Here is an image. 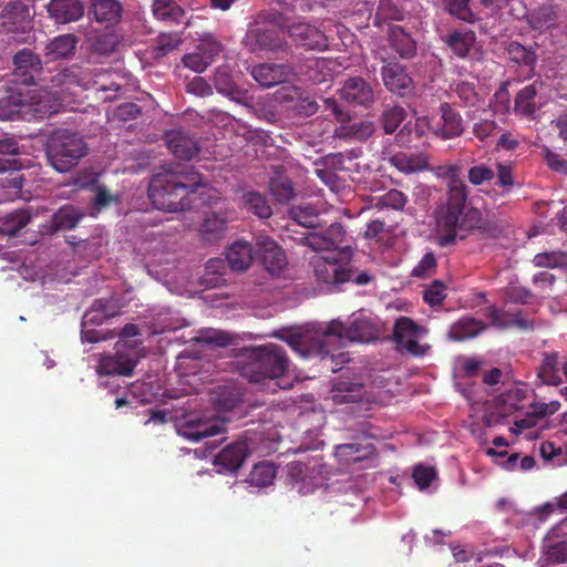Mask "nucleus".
Masks as SVG:
<instances>
[{
	"instance_id": "63",
	"label": "nucleus",
	"mask_w": 567,
	"mask_h": 567,
	"mask_svg": "<svg viewBox=\"0 0 567 567\" xmlns=\"http://www.w3.org/2000/svg\"><path fill=\"white\" fill-rule=\"evenodd\" d=\"M182 62L185 68H188L196 73H202L209 66V63L198 50L196 52L185 54Z\"/></svg>"
},
{
	"instance_id": "7",
	"label": "nucleus",
	"mask_w": 567,
	"mask_h": 567,
	"mask_svg": "<svg viewBox=\"0 0 567 567\" xmlns=\"http://www.w3.org/2000/svg\"><path fill=\"white\" fill-rule=\"evenodd\" d=\"M225 431V423L219 419L200 415L186 416L177 427V432L181 436L195 443L206 437L224 434Z\"/></svg>"
},
{
	"instance_id": "8",
	"label": "nucleus",
	"mask_w": 567,
	"mask_h": 567,
	"mask_svg": "<svg viewBox=\"0 0 567 567\" xmlns=\"http://www.w3.org/2000/svg\"><path fill=\"white\" fill-rule=\"evenodd\" d=\"M425 332V328L417 324L411 318L402 316L395 320L393 340L399 350L415 357L424 355L426 348L420 344L417 339Z\"/></svg>"
},
{
	"instance_id": "34",
	"label": "nucleus",
	"mask_w": 567,
	"mask_h": 567,
	"mask_svg": "<svg viewBox=\"0 0 567 567\" xmlns=\"http://www.w3.org/2000/svg\"><path fill=\"white\" fill-rule=\"evenodd\" d=\"M537 95L536 83L523 87L515 96L514 112L527 118H534L538 110L535 97Z\"/></svg>"
},
{
	"instance_id": "25",
	"label": "nucleus",
	"mask_w": 567,
	"mask_h": 567,
	"mask_svg": "<svg viewBox=\"0 0 567 567\" xmlns=\"http://www.w3.org/2000/svg\"><path fill=\"white\" fill-rule=\"evenodd\" d=\"M269 189L275 199L279 203H289L296 197L295 185L285 174L281 166L274 169V175L269 181Z\"/></svg>"
},
{
	"instance_id": "35",
	"label": "nucleus",
	"mask_w": 567,
	"mask_h": 567,
	"mask_svg": "<svg viewBox=\"0 0 567 567\" xmlns=\"http://www.w3.org/2000/svg\"><path fill=\"white\" fill-rule=\"evenodd\" d=\"M31 220L29 209H19L0 218V234L14 237Z\"/></svg>"
},
{
	"instance_id": "32",
	"label": "nucleus",
	"mask_w": 567,
	"mask_h": 567,
	"mask_svg": "<svg viewBox=\"0 0 567 567\" xmlns=\"http://www.w3.org/2000/svg\"><path fill=\"white\" fill-rule=\"evenodd\" d=\"M226 259L233 270H246L252 260L251 245L246 241H235L227 250Z\"/></svg>"
},
{
	"instance_id": "59",
	"label": "nucleus",
	"mask_w": 567,
	"mask_h": 567,
	"mask_svg": "<svg viewBox=\"0 0 567 567\" xmlns=\"http://www.w3.org/2000/svg\"><path fill=\"white\" fill-rule=\"evenodd\" d=\"M291 218L300 226L306 228L315 227L317 215L311 206L295 207L290 210Z\"/></svg>"
},
{
	"instance_id": "47",
	"label": "nucleus",
	"mask_w": 567,
	"mask_h": 567,
	"mask_svg": "<svg viewBox=\"0 0 567 567\" xmlns=\"http://www.w3.org/2000/svg\"><path fill=\"white\" fill-rule=\"evenodd\" d=\"M466 199V185L462 181L453 179L449 187L446 207L464 212Z\"/></svg>"
},
{
	"instance_id": "30",
	"label": "nucleus",
	"mask_w": 567,
	"mask_h": 567,
	"mask_svg": "<svg viewBox=\"0 0 567 567\" xmlns=\"http://www.w3.org/2000/svg\"><path fill=\"white\" fill-rule=\"evenodd\" d=\"M476 41V35L471 30H455L444 39L445 44L460 59L468 55Z\"/></svg>"
},
{
	"instance_id": "64",
	"label": "nucleus",
	"mask_w": 567,
	"mask_h": 567,
	"mask_svg": "<svg viewBox=\"0 0 567 567\" xmlns=\"http://www.w3.org/2000/svg\"><path fill=\"white\" fill-rule=\"evenodd\" d=\"M186 92L200 97H205L213 94V89L204 78L195 76L190 82L186 84Z\"/></svg>"
},
{
	"instance_id": "16",
	"label": "nucleus",
	"mask_w": 567,
	"mask_h": 567,
	"mask_svg": "<svg viewBox=\"0 0 567 567\" xmlns=\"http://www.w3.org/2000/svg\"><path fill=\"white\" fill-rule=\"evenodd\" d=\"M339 94L341 100L351 105L368 106L374 101V92L371 84L360 76L347 79L339 90Z\"/></svg>"
},
{
	"instance_id": "45",
	"label": "nucleus",
	"mask_w": 567,
	"mask_h": 567,
	"mask_svg": "<svg viewBox=\"0 0 567 567\" xmlns=\"http://www.w3.org/2000/svg\"><path fill=\"white\" fill-rule=\"evenodd\" d=\"M367 449L362 447L358 443L340 444L336 447V457L344 463L352 464L363 460L369 452H364Z\"/></svg>"
},
{
	"instance_id": "54",
	"label": "nucleus",
	"mask_w": 567,
	"mask_h": 567,
	"mask_svg": "<svg viewBox=\"0 0 567 567\" xmlns=\"http://www.w3.org/2000/svg\"><path fill=\"white\" fill-rule=\"evenodd\" d=\"M437 268L436 257L433 251H427L419 264L412 269L411 276L415 278H427L435 274Z\"/></svg>"
},
{
	"instance_id": "46",
	"label": "nucleus",
	"mask_w": 567,
	"mask_h": 567,
	"mask_svg": "<svg viewBox=\"0 0 567 567\" xmlns=\"http://www.w3.org/2000/svg\"><path fill=\"white\" fill-rule=\"evenodd\" d=\"M377 208H391L402 210L408 203V196L399 189H390L385 194L374 198Z\"/></svg>"
},
{
	"instance_id": "1",
	"label": "nucleus",
	"mask_w": 567,
	"mask_h": 567,
	"mask_svg": "<svg viewBox=\"0 0 567 567\" xmlns=\"http://www.w3.org/2000/svg\"><path fill=\"white\" fill-rule=\"evenodd\" d=\"M13 86L8 95L0 100V106L9 109L6 116L13 113H30L37 117H45L55 112L48 93L39 89L34 76L41 73L42 62L30 49H22L13 56Z\"/></svg>"
},
{
	"instance_id": "36",
	"label": "nucleus",
	"mask_w": 567,
	"mask_h": 567,
	"mask_svg": "<svg viewBox=\"0 0 567 567\" xmlns=\"http://www.w3.org/2000/svg\"><path fill=\"white\" fill-rule=\"evenodd\" d=\"M506 52L512 62L519 66H526L528 68L529 73H534L537 54L532 48H526L519 42L512 41L508 43Z\"/></svg>"
},
{
	"instance_id": "26",
	"label": "nucleus",
	"mask_w": 567,
	"mask_h": 567,
	"mask_svg": "<svg viewBox=\"0 0 567 567\" xmlns=\"http://www.w3.org/2000/svg\"><path fill=\"white\" fill-rule=\"evenodd\" d=\"M76 44L78 39L73 34L58 35L45 45L44 55L50 61L68 59L74 54Z\"/></svg>"
},
{
	"instance_id": "27",
	"label": "nucleus",
	"mask_w": 567,
	"mask_h": 567,
	"mask_svg": "<svg viewBox=\"0 0 567 567\" xmlns=\"http://www.w3.org/2000/svg\"><path fill=\"white\" fill-rule=\"evenodd\" d=\"M231 219L228 216V212H207L200 224L202 236L207 241H214L218 239L226 229L227 223Z\"/></svg>"
},
{
	"instance_id": "14",
	"label": "nucleus",
	"mask_w": 567,
	"mask_h": 567,
	"mask_svg": "<svg viewBox=\"0 0 567 567\" xmlns=\"http://www.w3.org/2000/svg\"><path fill=\"white\" fill-rule=\"evenodd\" d=\"M381 75L384 86L400 96L409 94L413 87L412 78L408 74L404 65L388 61L381 69Z\"/></svg>"
},
{
	"instance_id": "6",
	"label": "nucleus",
	"mask_w": 567,
	"mask_h": 567,
	"mask_svg": "<svg viewBox=\"0 0 567 567\" xmlns=\"http://www.w3.org/2000/svg\"><path fill=\"white\" fill-rule=\"evenodd\" d=\"M375 336L377 329L368 319L357 318L348 326L336 320L329 323L323 336L318 340V353L321 355L329 354L327 343L331 337L351 342H369Z\"/></svg>"
},
{
	"instance_id": "33",
	"label": "nucleus",
	"mask_w": 567,
	"mask_h": 567,
	"mask_svg": "<svg viewBox=\"0 0 567 567\" xmlns=\"http://www.w3.org/2000/svg\"><path fill=\"white\" fill-rule=\"evenodd\" d=\"M82 218L83 214L79 208L64 205L52 215L50 228L54 231L70 230L75 228Z\"/></svg>"
},
{
	"instance_id": "44",
	"label": "nucleus",
	"mask_w": 567,
	"mask_h": 567,
	"mask_svg": "<svg viewBox=\"0 0 567 567\" xmlns=\"http://www.w3.org/2000/svg\"><path fill=\"white\" fill-rule=\"evenodd\" d=\"M276 476V470L271 463L261 462L250 471L248 482L257 487L270 485Z\"/></svg>"
},
{
	"instance_id": "13",
	"label": "nucleus",
	"mask_w": 567,
	"mask_h": 567,
	"mask_svg": "<svg viewBox=\"0 0 567 567\" xmlns=\"http://www.w3.org/2000/svg\"><path fill=\"white\" fill-rule=\"evenodd\" d=\"M440 118L434 123L433 133L442 140H451L462 135L464 121L462 115L449 103L440 105Z\"/></svg>"
},
{
	"instance_id": "21",
	"label": "nucleus",
	"mask_w": 567,
	"mask_h": 567,
	"mask_svg": "<svg viewBox=\"0 0 567 567\" xmlns=\"http://www.w3.org/2000/svg\"><path fill=\"white\" fill-rule=\"evenodd\" d=\"M252 37L255 39L252 50H265L270 52L291 51L284 33L278 29H257L252 32Z\"/></svg>"
},
{
	"instance_id": "38",
	"label": "nucleus",
	"mask_w": 567,
	"mask_h": 567,
	"mask_svg": "<svg viewBox=\"0 0 567 567\" xmlns=\"http://www.w3.org/2000/svg\"><path fill=\"white\" fill-rule=\"evenodd\" d=\"M182 43V38L177 32H162L157 35L154 44L151 48V53L154 59H161L174 50Z\"/></svg>"
},
{
	"instance_id": "15",
	"label": "nucleus",
	"mask_w": 567,
	"mask_h": 567,
	"mask_svg": "<svg viewBox=\"0 0 567 567\" xmlns=\"http://www.w3.org/2000/svg\"><path fill=\"white\" fill-rule=\"evenodd\" d=\"M1 21L7 32H24L31 25L29 6L20 0L8 2L2 9Z\"/></svg>"
},
{
	"instance_id": "39",
	"label": "nucleus",
	"mask_w": 567,
	"mask_h": 567,
	"mask_svg": "<svg viewBox=\"0 0 567 567\" xmlns=\"http://www.w3.org/2000/svg\"><path fill=\"white\" fill-rule=\"evenodd\" d=\"M326 107L332 112L337 121L342 123L334 130L333 136L339 140H353L352 124L344 125L350 120L348 112H346L334 99H327L324 101Z\"/></svg>"
},
{
	"instance_id": "11",
	"label": "nucleus",
	"mask_w": 567,
	"mask_h": 567,
	"mask_svg": "<svg viewBox=\"0 0 567 567\" xmlns=\"http://www.w3.org/2000/svg\"><path fill=\"white\" fill-rule=\"evenodd\" d=\"M255 254L264 268L272 276L279 275L287 265L284 250L267 235H258L255 241Z\"/></svg>"
},
{
	"instance_id": "62",
	"label": "nucleus",
	"mask_w": 567,
	"mask_h": 567,
	"mask_svg": "<svg viewBox=\"0 0 567 567\" xmlns=\"http://www.w3.org/2000/svg\"><path fill=\"white\" fill-rule=\"evenodd\" d=\"M322 235L327 238L332 249L336 250L343 243L346 231L342 224L333 223L322 231Z\"/></svg>"
},
{
	"instance_id": "10",
	"label": "nucleus",
	"mask_w": 567,
	"mask_h": 567,
	"mask_svg": "<svg viewBox=\"0 0 567 567\" xmlns=\"http://www.w3.org/2000/svg\"><path fill=\"white\" fill-rule=\"evenodd\" d=\"M310 264L316 279L324 285L339 286L349 282L352 278L351 265L342 264L336 257L315 256Z\"/></svg>"
},
{
	"instance_id": "31",
	"label": "nucleus",
	"mask_w": 567,
	"mask_h": 567,
	"mask_svg": "<svg viewBox=\"0 0 567 567\" xmlns=\"http://www.w3.org/2000/svg\"><path fill=\"white\" fill-rule=\"evenodd\" d=\"M152 11L157 20L167 23H182L185 10L175 0H153Z\"/></svg>"
},
{
	"instance_id": "3",
	"label": "nucleus",
	"mask_w": 567,
	"mask_h": 567,
	"mask_svg": "<svg viewBox=\"0 0 567 567\" xmlns=\"http://www.w3.org/2000/svg\"><path fill=\"white\" fill-rule=\"evenodd\" d=\"M87 151L84 138L79 133L66 128L53 131L45 144L48 162L60 173L70 172L78 166Z\"/></svg>"
},
{
	"instance_id": "12",
	"label": "nucleus",
	"mask_w": 567,
	"mask_h": 567,
	"mask_svg": "<svg viewBox=\"0 0 567 567\" xmlns=\"http://www.w3.org/2000/svg\"><path fill=\"white\" fill-rule=\"evenodd\" d=\"M295 75V68L289 63H260L251 70L254 80L264 87L285 83Z\"/></svg>"
},
{
	"instance_id": "42",
	"label": "nucleus",
	"mask_w": 567,
	"mask_h": 567,
	"mask_svg": "<svg viewBox=\"0 0 567 567\" xmlns=\"http://www.w3.org/2000/svg\"><path fill=\"white\" fill-rule=\"evenodd\" d=\"M556 13L550 6H543L528 14V24L533 30L544 31L555 24Z\"/></svg>"
},
{
	"instance_id": "19",
	"label": "nucleus",
	"mask_w": 567,
	"mask_h": 567,
	"mask_svg": "<svg viewBox=\"0 0 567 567\" xmlns=\"http://www.w3.org/2000/svg\"><path fill=\"white\" fill-rule=\"evenodd\" d=\"M47 10L49 17L61 24L78 21L84 16L81 0H50Z\"/></svg>"
},
{
	"instance_id": "29",
	"label": "nucleus",
	"mask_w": 567,
	"mask_h": 567,
	"mask_svg": "<svg viewBox=\"0 0 567 567\" xmlns=\"http://www.w3.org/2000/svg\"><path fill=\"white\" fill-rule=\"evenodd\" d=\"M92 12L97 22L112 25L121 20L123 8L118 0H93Z\"/></svg>"
},
{
	"instance_id": "48",
	"label": "nucleus",
	"mask_w": 567,
	"mask_h": 567,
	"mask_svg": "<svg viewBox=\"0 0 567 567\" xmlns=\"http://www.w3.org/2000/svg\"><path fill=\"white\" fill-rule=\"evenodd\" d=\"M533 262L540 268H566L567 252L565 251H545L535 255Z\"/></svg>"
},
{
	"instance_id": "22",
	"label": "nucleus",
	"mask_w": 567,
	"mask_h": 567,
	"mask_svg": "<svg viewBox=\"0 0 567 567\" xmlns=\"http://www.w3.org/2000/svg\"><path fill=\"white\" fill-rule=\"evenodd\" d=\"M389 163L404 174H414L429 168V157L423 152H398L389 158Z\"/></svg>"
},
{
	"instance_id": "41",
	"label": "nucleus",
	"mask_w": 567,
	"mask_h": 567,
	"mask_svg": "<svg viewBox=\"0 0 567 567\" xmlns=\"http://www.w3.org/2000/svg\"><path fill=\"white\" fill-rule=\"evenodd\" d=\"M406 117V111L399 105L386 106L381 116L380 123L385 134H393Z\"/></svg>"
},
{
	"instance_id": "18",
	"label": "nucleus",
	"mask_w": 567,
	"mask_h": 567,
	"mask_svg": "<svg viewBox=\"0 0 567 567\" xmlns=\"http://www.w3.org/2000/svg\"><path fill=\"white\" fill-rule=\"evenodd\" d=\"M136 361L128 354L116 352L115 354L102 355L96 371L100 375H132Z\"/></svg>"
},
{
	"instance_id": "37",
	"label": "nucleus",
	"mask_w": 567,
	"mask_h": 567,
	"mask_svg": "<svg viewBox=\"0 0 567 567\" xmlns=\"http://www.w3.org/2000/svg\"><path fill=\"white\" fill-rule=\"evenodd\" d=\"M559 361H558V353L551 352V353H544V359L542 362V365L538 370V378L542 380L545 384H551L557 385L561 383V378L559 375Z\"/></svg>"
},
{
	"instance_id": "9",
	"label": "nucleus",
	"mask_w": 567,
	"mask_h": 567,
	"mask_svg": "<svg viewBox=\"0 0 567 567\" xmlns=\"http://www.w3.org/2000/svg\"><path fill=\"white\" fill-rule=\"evenodd\" d=\"M287 33L297 48L306 51H326L329 40L326 33L316 24L298 21L288 25Z\"/></svg>"
},
{
	"instance_id": "55",
	"label": "nucleus",
	"mask_w": 567,
	"mask_h": 567,
	"mask_svg": "<svg viewBox=\"0 0 567 567\" xmlns=\"http://www.w3.org/2000/svg\"><path fill=\"white\" fill-rule=\"evenodd\" d=\"M198 341L216 348H225L231 343V337L224 331L209 329L202 332Z\"/></svg>"
},
{
	"instance_id": "4",
	"label": "nucleus",
	"mask_w": 567,
	"mask_h": 567,
	"mask_svg": "<svg viewBox=\"0 0 567 567\" xmlns=\"http://www.w3.org/2000/svg\"><path fill=\"white\" fill-rule=\"evenodd\" d=\"M247 359L241 367V375L251 383L278 379L286 373L289 364L282 347L272 343L252 348Z\"/></svg>"
},
{
	"instance_id": "58",
	"label": "nucleus",
	"mask_w": 567,
	"mask_h": 567,
	"mask_svg": "<svg viewBox=\"0 0 567 567\" xmlns=\"http://www.w3.org/2000/svg\"><path fill=\"white\" fill-rule=\"evenodd\" d=\"M532 413L529 417L516 421L515 425L519 429H528L536 424L538 420L549 415L545 402H536L532 404Z\"/></svg>"
},
{
	"instance_id": "49",
	"label": "nucleus",
	"mask_w": 567,
	"mask_h": 567,
	"mask_svg": "<svg viewBox=\"0 0 567 567\" xmlns=\"http://www.w3.org/2000/svg\"><path fill=\"white\" fill-rule=\"evenodd\" d=\"M333 401L337 403L355 402L361 399V385L358 383L338 382L333 385Z\"/></svg>"
},
{
	"instance_id": "53",
	"label": "nucleus",
	"mask_w": 567,
	"mask_h": 567,
	"mask_svg": "<svg viewBox=\"0 0 567 567\" xmlns=\"http://www.w3.org/2000/svg\"><path fill=\"white\" fill-rule=\"evenodd\" d=\"M9 161H14L18 167H10L6 169L3 173H9L8 176L1 178V185L3 188L12 189L14 193H18L22 189L24 176L20 173L22 168V164L17 158H8Z\"/></svg>"
},
{
	"instance_id": "23",
	"label": "nucleus",
	"mask_w": 567,
	"mask_h": 567,
	"mask_svg": "<svg viewBox=\"0 0 567 567\" xmlns=\"http://www.w3.org/2000/svg\"><path fill=\"white\" fill-rule=\"evenodd\" d=\"M486 327L482 320L464 316L450 327L449 338L457 342L465 341L481 334L486 330Z\"/></svg>"
},
{
	"instance_id": "43",
	"label": "nucleus",
	"mask_w": 567,
	"mask_h": 567,
	"mask_svg": "<svg viewBox=\"0 0 567 567\" xmlns=\"http://www.w3.org/2000/svg\"><path fill=\"white\" fill-rule=\"evenodd\" d=\"M244 205L248 212L259 218H269L272 214L271 207L264 195L258 192H248L243 197Z\"/></svg>"
},
{
	"instance_id": "40",
	"label": "nucleus",
	"mask_w": 567,
	"mask_h": 567,
	"mask_svg": "<svg viewBox=\"0 0 567 567\" xmlns=\"http://www.w3.org/2000/svg\"><path fill=\"white\" fill-rule=\"evenodd\" d=\"M243 401V392L235 386H223L215 393L214 404L223 411H230Z\"/></svg>"
},
{
	"instance_id": "20",
	"label": "nucleus",
	"mask_w": 567,
	"mask_h": 567,
	"mask_svg": "<svg viewBox=\"0 0 567 567\" xmlns=\"http://www.w3.org/2000/svg\"><path fill=\"white\" fill-rule=\"evenodd\" d=\"M168 150L179 159L190 161L199 152L197 141L184 131H171L166 134Z\"/></svg>"
},
{
	"instance_id": "51",
	"label": "nucleus",
	"mask_w": 567,
	"mask_h": 567,
	"mask_svg": "<svg viewBox=\"0 0 567 567\" xmlns=\"http://www.w3.org/2000/svg\"><path fill=\"white\" fill-rule=\"evenodd\" d=\"M214 86L218 93L230 96L237 92V85L226 68H218L215 72Z\"/></svg>"
},
{
	"instance_id": "57",
	"label": "nucleus",
	"mask_w": 567,
	"mask_h": 567,
	"mask_svg": "<svg viewBox=\"0 0 567 567\" xmlns=\"http://www.w3.org/2000/svg\"><path fill=\"white\" fill-rule=\"evenodd\" d=\"M449 12L460 20L472 22L474 14L470 8V0H446Z\"/></svg>"
},
{
	"instance_id": "56",
	"label": "nucleus",
	"mask_w": 567,
	"mask_h": 567,
	"mask_svg": "<svg viewBox=\"0 0 567 567\" xmlns=\"http://www.w3.org/2000/svg\"><path fill=\"white\" fill-rule=\"evenodd\" d=\"M300 244L310 247L315 251L333 250L322 233L309 231L296 238Z\"/></svg>"
},
{
	"instance_id": "5",
	"label": "nucleus",
	"mask_w": 567,
	"mask_h": 567,
	"mask_svg": "<svg viewBox=\"0 0 567 567\" xmlns=\"http://www.w3.org/2000/svg\"><path fill=\"white\" fill-rule=\"evenodd\" d=\"M439 236L437 243L440 246H449L456 239L457 229H470L480 227L484 229H498L496 224H483L481 214L477 209H471L466 214L462 210L447 208L442 213L437 221Z\"/></svg>"
},
{
	"instance_id": "24",
	"label": "nucleus",
	"mask_w": 567,
	"mask_h": 567,
	"mask_svg": "<svg viewBox=\"0 0 567 567\" xmlns=\"http://www.w3.org/2000/svg\"><path fill=\"white\" fill-rule=\"evenodd\" d=\"M487 317L491 319L492 326L499 329L518 328L520 330L533 329V323L522 318V312L511 313L498 309L495 306L487 308Z\"/></svg>"
},
{
	"instance_id": "17",
	"label": "nucleus",
	"mask_w": 567,
	"mask_h": 567,
	"mask_svg": "<svg viewBox=\"0 0 567 567\" xmlns=\"http://www.w3.org/2000/svg\"><path fill=\"white\" fill-rule=\"evenodd\" d=\"M248 447L245 441H237L225 446L215 457L214 464L218 472H236L245 462Z\"/></svg>"
},
{
	"instance_id": "61",
	"label": "nucleus",
	"mask_w": 567,
	"mask_h": 567,
	"mask_svg": "<svg viewBox=\"0 0 567 567\" xmlns=\"http://www.w3.org/2000/svg\"><path fill=\"white\" fill-rule=\"evenodd\" d=\"M436 477V471L433 467L417 465L413 470V478L420 489L429 487Z\"/></svg>"
},
{
	"instance_id": "60",
	"label": "nucleus",
	"mask_w": 567,
	"mask_h": 567,
	"mask_svg": "<svg viewBox=\"0 0 567 567\" xmlns=\"http://www.w3.org/2000/svg\"><path fill=\"white\" fill-rule=\"evenodd\" d=\"M494 176V171L485 164L471 167L467 175L470 183L475 186H478L484 182L492 181Z\"/></svg>"
},
{
	"instance_id": "52",
	"label": "nucleus",
	"mask_w": 567,
	"mask_h": 567,
	"mask_svg": "<svg viewBox=\"0 0 567 567\" xmlns=\"http://www.w3.org/2000/svg\"><path fill=\"white\" fill-rule=\"evenodd\" d=\"M446 298V286L441 280H434L423 290V300L431 307L440 306Z\"/></svg>"
},
{
	"instance_id": "50",
	"label": "nucleus",
	"mask_w": 567,
	"mask_h": 567,
	"mask_svg": "<svg viewBox=\"0 0 567 567\" xmlns=\"http://www.w3.org/2000/svg\"><path fill=\"white\" fill-rule=\"evenodd\" d=\"M546 559L551 564H563L567 561V542H553L550 537L545 539Z\"/></svg>"
},
{
	"instance_id": "28",
	"label": "nucleus",
	"mask_w": 567,
	"mask_h": 567,
	"mask_svg": "<svg viewBox=\"0 0 567 567\" xmlns=\"http://www.w3.org/2000/svg\"><path fill=\"white\" fill-rule=\"evenodd\" d=\"M390 47L402 58L411 59L416 53V43L411 35L400 25L389 29Z\"/></svg>"
},
{
	"instance_id": "2",
	"label": "nucleus",
	"mask_w": 567,
	"mask_h": 567,
	"mask_svg": "<svg viewBox=\"0 0 567 567\" xmlns=\"http://www.w3.org/2000/svg\"><path fill=\"white\" fill-rule=\"evenodd\" d=\"M202 184L199 173L182 169H163L153 175L148 197L156 209L177 213L190 207L189 194Z\"/></svg>"
}]
</instances>
